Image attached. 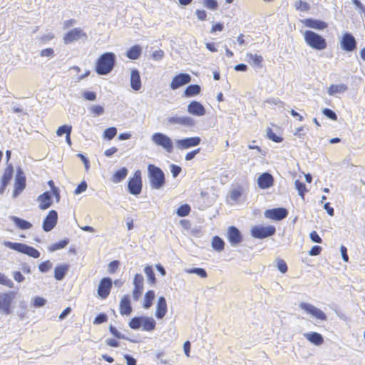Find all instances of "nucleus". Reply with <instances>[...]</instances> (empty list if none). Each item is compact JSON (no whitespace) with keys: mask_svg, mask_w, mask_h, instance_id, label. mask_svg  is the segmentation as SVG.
I'll return each instance as SVG.
<instances>
[{"mask_svg":"<svg viewBox=\"0 0 365 365\" xmlns=\"http://www.w3.org/2000/svg\"><path fill=\"white\" fill-rule=\"evenodd\" d=\"M116 61L115 53L106 52L100 56L96 64V71L99 75H107L113 69Z\"/></svg>","mask_w":365,"mask_h":365,"instance_id":"obj_1","label":"nucleus"},{"mask_svg":"<svg viewBox=\"0 0 365 365\" xmlns=\"http://www.w3.org/2000/svg\"><path fill=\"white\" fill-rule=\"evenodd\" d=\"M148 178L153 189L160 190L165 184V177L163 171L153 164L148 165Z\"/></svg>","mask_w":365,"mask_h":365,"instance_id":"obj_2","label":"nucleus"},{"mask_svg":"<svg viewBox=\"0 0 365 365\" xmlns=\"http://www.w3.org/2000/svg\"><path fill=\"white\" fill-rule=\"evenodd\" d=\"M165 125L169 128H175L177 126L190 128L195 125V120L188 115H172L165 119Z\"/></svg>","mask_w":365,"mask_h":365,"instance_id":"obj_3","label":"nucleus"},{"mask_svg":"<svg viewBox=\"0 0 365 365\" xmlns=\"http://www.w3.org/2000/svg\"><path fill=\"white\" fill-rule=\"evenodd\" d=\"M305 42L312 48L324 50L327 48L326 40L319 34L312 31H306L304 33Z\"/></svg>","mask_w":365,"mask_h":365,"instance_id":"obj_4","label":"nucleus"},{"mask_svg":"<svg viewBox=\"0 0 365 365\" xmlns=\"http://www.w3.org/2000/svg\"><path fill=\"white\" fill-rule=\"evenodd\" d=\"M3 244L6 247L17 251L20 253L27 255L34 258H38L40 257V252L38 250L26 244L12 242L9 241H5L3 242Z\"/></svg>","mask_w":365,"mask_h":365,"instance_id":"obj_5","label":"nucleus"},{"mask_svg":"<svg viewBox=\"0 0 365 365\" xmlns=\"http://www.w3.org/2000/svg\"><path fill=\"white\" fill-rule=\"evenodd\" d=\"M151 140L157 146L162 147L166 152L173 153V143L168 135L163 133H155L151 136Z\"/></svg>","mask_w":365,"mask_h":365,"instance_id":"obj_6","label":"nucleus"},{"mask_svg":"<svg viewBox=\"0 0 365 365\" xmlns=\"http://www.w3.org/2000/svg\"><path fill=\"white\" fill-rule=\"evenodd\" d=\"M276 229L272 225L255 226L251 230L252 235L258 239H263L272 236L275 234Z\"/></svg>","mask_w":365,"mask_h":365,"instance_id":"obj_7","label":"nucleus"},{"mask_svg":"<svg viewBox=\"0 0 365 365\" xmlns=\"http://www.w3.org/2000/svg\"><path fill=\"white\" fill-rule=\"evenodd\" d=\"M86 40L87 34L81 28H74L67 32L63 37L66 44H70L79 40Z\"/></svg>","mask_w":365,"mask_h":365,"instance_id":"obj_8","label":"nucleus"},{"mask_svg":"<svg viewBox=\"0 0 365 365\" xmlns=\"http://www.w3.org/2000/svg\"><path fill=\"white\" fill-rule=\"evenodd\" d=\"M299 306L305 312L309 314L310 315L313 316L317 319H319L321 321H326L327 319V315L324 312H322L321 309L316 307L312 304L307 302H301L299 304Z\"/></svg>","mask_w":365,"mask_h":365,"instance_id":"obj_9","label":"nucleus"},{"mask_svg":"<svg viewBox=\"0 0 365 365\" xmlns=\"http://www.w3.org/2000/svg\"><path fill=\"white\" fill-rule=\"evenodd\" d=\"M128 191L130 194L138 195L142 190L141 174L139 170L136 171L134 176L128 182Z\"/></svg>","mask_w":365,"mask_h":365,"instance_id":"obj_10","label":"nucleus"},{"mask_svg":"<svg viewBox=\"0 0 365 365\" xmlns=\"http://www.w3.org/2000/svg\"><path fill=\"white\" fill-rule=\"evenodd\" d=\"M14 292H8L0 296V309L6 315L11 314V305L15 298Z\"/></svg>","mask_w":365,"mask_h":365,"instance_id":"obj_11","label":"nucleus"},{"mask_svg":"<svg viewBox=\"0 0 365 365\" xmlns=\"http://www.w3.org/2000/svg\"><path fill=\"white\" fill-rule=\"evenodd\" d=\"M26 187V177L23 170L18 168L15 178L14 190L13 192V197L16 198Z\"/></svg>","mask_w":365,"mask_h":365,"instance_id":"obj_12","label":"nucleus"},{"mask_svg":"<svg viewBox=\"0 0 365 365\" xmlns=\"http://www.w3.org/2000/svg\"><path fill=\"white\" fill-rule=\"evenodd\" d=\"M200 137H190L175 140V145L179 150L188 149L198 145L200 143Z\"/></svg>","mask_w":365,"mask_h":365,"instance_id":"obj_13","label":"nucleus"},{"mask_svg":"<svg viewBox=\"0 0 365 365\" xmlns=\"http://www.w3.org/2000/svg\"><path fill=\"white\" fill-rule=\"evenodd\" d=\"M112 280L109 277L103 278L98 284V294L101 299H106L109 295L111 287Z\"/></svg>","mask_w":365,"mask_h":365,"instance_id":"obj_14","label":"nucleus"},{"mask_svg":"<svg viewBox=\"0 0 365 365\" xmlns=\"http://www.w3.org/2000/svg\"><path fill=\"white\" fill-rule=\"evenodd\" d=\"M191 81V76L188 73H181L173 77L171 83L170 88L172 90H176L181 86H183Z\"/></svg>","mask_w":365,"mask_h":365,"instance_id":"obj_15","label":"nucleus"},{"mask_svg":"<svg viewBox=\"0 0 365 365\" xmlns=\"http://www.w3.org/2000/svg\"><path fill=\"white\" fill-rule=\"evenodd\" d=\"M288 215V211L287 209L283 207H279V208H274V209H269L267 210L264 212V216L267 218L272 219L274 220L279 221Z\"/></svg>","mask_w":365,"mask_h":365,"instance_id":"obj_16","label":"nucleus"},{"mask_svg":"<svg viewBox=\"0 0 365 365\" xmlns=\"http://www.w3.org/2000/svg\"><path fill=\"white\" fill-rule=\"evenodd\" d=\"M227 240L232 247L237 246L242 240L240 231L235 226L229 227Z\"/></svg>","mask_w":365,"mask_h":365,"instance_id":"obj_17","label":"nucleus"},{"mask_svg":"<svg viewBox=\"0 0 365 365\" xmlns=\"http://www.w3.org/2000/svg\"><path fill=\"white\" fill-rule=\"evenodd\" d=\"M58 213L56 210H51L43 222V230L45 232L51 231L56 225Z\"/></svg>","mask_w":365,"mask_h":365,"instance_id":"obj_18","label":"nucleus"},{"mask_svg":"<svg viewBox=\"0 0 365 365\" xmlns=\"http://www.w3.org/2000/svg\"><path fill=\"white\" fill-rule=\"evenodd\" d=\"M341 48L346 51H352L356 47L355 38L350 33H346L341 41Z\"/></svg>","mask_w":365,"mask_h":365,"instance_id":"obj_19","label":"nucleus"},{"mask_svg":"<svg viewBox=\"0 0 365 365\" xmlns=\"http://www.w3.org/2000/svg\"><path fill=\"white\" fill-rule=\"evenodd\" d=\"M257 184L261 189H268L274 184L273 176L269 173H264L258 177Z\"/></svg>","mask_w":365,"mask_h":365,"instance_id":"obj_20","label":"nucleus"},{"mask_svg":"<svg viewBox=\"0 0 365 365\" xmlns=\"http://www.w3.org/2000/svg\"><path fill=\"white\" fill-rule=\"evenodd\" d=\"M187 112L193 115L202 116L205 114V108L200 102L193 101L188 104Z\"/></svg>","mask_w":365,"mask_h":365,"instance_id":"obj_21","label":"nucleus"},{"mask_svg":"<svg viewBox=\"0 0 365 365\" xmlns=\"http://www.w3.org/2000/svg\"><path fill=\"white\" fill-rule=\"evenodd\" d=\"M302 22L304 26L319 31L324 30L328 26L325 21L314 19H306L302 20Z\"/></svg>","mask_w":365,"mask_h":365,"instance_id":"obj_22","label":"nucleus"},{"mask_svg":"<svg viewBox=\"0 0 365 365\" xmlns=\"http://www.w3.org/2000/svg\"><path fill=\"white\" fill-rule=\"evenodd\" d=\"M39 202V208L41 210H46L50 207L53 203L52 194L48 192H44L38 197L37 200Z\"/></svg>","mask_w":365,"mask_h":365,"instance_id":"obj_23","label":"nucleus"},{"mask_svg":"<svg viewBox=\"0 0 365 365\" xmlns=\"http://www.w3.org/2000/svg\"><path fill=\"white\" fill-rule=\"evenodd\" d=\"M130 87L135 91H138L142 87L140 75L138 70L134 68L130 71Z\"/></svg>","mask_w":365,"mask_h":365,"instance_id":"obj_24","label":"nucleus"},{"mask_svg":"<svg viewBox=\"0 0 365 365\" xmlns=\"http://www.w3.org/2000/svg\"><path fill=\"white\" fill-rule=\"evenodd\" d=\"M167 312V304L164 297H159L158 299L155 316L158 319H163Z\"/></svg>","mask_w":365,"mask_h":365,"instance_id":"obj_25","label":"nucleus"},{"mask_svg":"<svg viewBox=\"0 0 365 365\" xmlns=\"http://www.w3.org/2000/svg\"><path fill=\"white\" fill-rule=\"evenodd\" d=\"M132 312V307L129 296L124 295L120 302V313L122 315H130Z\"/></svg>","mask_w":365,"mask_h":365,"instance_id":"obj_26","label":"nucleus"},{"mask_svg":"<svg viewBox=\"0 0 365 365\" xmlns=\"http://www.w3.org/2000/svg\"><path fill=\"white\" fill-rule=\"evenodd\" d=\"M304 336L312 344L316 346H320L324 342L322 335L317 332L304 333Z\"/></svg>","mask_w":365,"mask_h":365,"instance_id":"obj_27","label":"nucleus"},{"mask_svg":"<svg viewBox=\"0 0 365 365\" xmlns=\"http://www.w3.org/2000/svg\"><path fill=\"white\" fill-rule=\"evenodd\" d=\"M247 61L252 66L258 68L262 67L263 58L262 56L252 53H247Z\"/></svg>","mask_w":365,"mask_h":365,"instance_id":"obj_28","label":"nucleus"},{"mask_svg":"<svg viewBox=\"0 0 365 365\" xmlns=\"http://www.w3.org/2000/svg\"><path fill=\"white\" fill-rule=\"evenodd\" d=\"M142 48L139 45H135L126 52V56L131 60L138 59L141 55Z\"/></svg>","mask_w":365,"mask_h":365,"instance_id":"obj_29","label":"nucleus"},{"mask_svg":"<svg viewBox=\"0 0 365 365\" xmlns=\"http://www.w3.org/2000/svg\"><path fill=\"white\" fill-rule=\"evenodd\" d=\"M68 270V266L65 264L58 265L54 269V277L56 280H62Z\"/></svg>","mask_w":365,"mask_h":365,"instance_id":"obj_30","label":"nucleus"},{"mask_svg":"<svg viewBox=\"0 0 365 365\" xmlns=\"http://www.w3.org/2000/svg\"><path fill=\"white\" fill-rule=\"evenodd\" d=\"M10 219L21 230H28L32 227V225L29 222L16 216H11Z\"/></svg>","mask_w":365,"mask_h":365,"instance_id":"obj_31","label":"nucleus"},{"mask_svg":"<svg viewBox=\"0 0 365 365\" xmlns=\"http://www.w3.org/2000/svg\"><path fill=\"white\" fill-rule=\"evenodd\" d=\"M155 321L152 317H143L142 327L144 331H150L155 329Z\"/></svg>","mask_w":365,"mask_h":365,"instance_id":"obj_32","label":"nucleus"},{"mask_svg":"<svg viewBox=\"0 0 365 365\" xmlns=\"http://www.w3.org/2000/svg\"><path fill=\"white\" fill-rule=\"evenodd\" d=\"M347 89V86L344 84H339V85H331L328 88V93L330 96H335L338 93H342L345 92Z\"/></svg>","mask_w":365,"mask_h":365,"instance_id":"obj_33","label":"nucleus"},{"mask_svg":"<svg viewBox=\"0 0 365 365\" xmlns=\"http://www.w3.org/2000/svg\"><path fill=\"white\" fill-rule=\"evenodd\" d=\"M14 169L13 166L9 165L5 169V171L1 178V182L4 185H8L13 177Z\"/></svg>","mask_w":365,"mask_h":365,"instance_id":"obj_34","label":"nucleus"},{"mask_svg":"<svg viewBox=\"0 0 365 365\" xmlns=\"http://www.w3.org/2000/svg\"><path fill=\"white\" fill-rule=\"evenodd\" d=\"M201 88L199 85L192 84L189 85L185 90V96L186 97H192L200 93Z\"/></svg>","mask_w":365,"mask_h":365,"instance_id":"obj_35","label":"nucleus"},{"mask_svg":"<svg viewBox=\"0 0 365 365\" xmlns=\"http://www.w3.org/2000/svg\"><path fill=\"white\" fill-rule=\"evenodd\" d=\"M128 175V170L125 168L117 170L113 176L112 182L114 183H118L121 182Z\"/></svg>","mask_w":365,"mask_h":365,"instance_id":"obj_36","label":"nucleus"},{"mask_svg":"<svg viewBox=\"0 0 365 365\" xmlns=\"http://www.w3.org/2000/svg\"><path fill=\"white\" fill-rule=\"evenodd\" d=\"M155 299V292L153 290L148 291L144 297L143 307L145 309H149L152 304L153 301Z\"/></svg>","mask_w":365,"mask_h":365,"instance_id":"obj_37","label":"nucleus"},{"mask_svg":"<svg viewBox=\"0 0 365 365\" xmlns=\"http://www.w3.org/2000/svg\"><path fill=\"white\" fill-rule=\"evenodd\" d=\"M212 246L214 250H215L217 252H220L224 249L225 242L220 237L215 236L212 239Z\"/></svg>","mask_w":365,"mask_h":365,"instance_id":"obj_38","label":"nucleus"},{"mask_svg":"<svg viewBox=\"0 0 365 365\" xmlns=\"http://www.w3.org/2000/svg\"><path fill=\"white\" fill-rule=\"evenodd\" d=\"M185 272L188 274H195L201 278H206L207 277V274L205 269L201 267L187 269H185Z\"/></svg>","mask_w":365,"mask_h":365,"instance_id":"obj_39","label":"nucleus"},{"mask_svg":"<svg viewBox=\"0 0 365 365\" xmlns=\"http://www.w3.org/2000/svg\"><path fill=\"white\" fill-rule=\"evenodd\" d=\"M144 272L148 277L149 282L151 284H155L156 279H155V273H154L153 267L150 265H147L144 268Z\"/></svg>","mask_w":365,"mask_h":365,"instance_id":"obj_40","label":"nucleus"},{"mask_svg":"<svg viewBox=\"0 0 365 365\" xmlns=\"http://www.w3.org/2000/svg\"><path fill=\"white\" fill-rule=\"evenodd\" d=\"M294 7L297 10L305 12L309 11L311 6L309 3L302 0H298L295 1Z\"/></svg>","mask_w":365,"mask_h":365,"instance_id":"obj_41","label":"nucleus"},{"mask_svg":"<svg viewBox=\"0 0 365 365\" xmlns=\"http://www.w3.org/2000/svg\"><path fill=\"white\" fill-rule=\"evenodd\" d=\"M143 317H135L129 322V327L133 329H138L142 327Z\"/></svg>","mask_w":365,"mask_h":365,"instance_id":"obj_42","label":"nucleus"},{"mask_svg":"<svg viewBox=\"0 0 365 365\" xmlns=\"http://www.w3.org/2000/svg\"><path fill=\"white\" fill-rule=\"evenodd\" d=\"M190 210L188 204H184L178 208L176 213L180 217H185L189 215Z\"/></svg>","mask_w":365,"mask_h":365,"instance_id":"obj_43","label":"nucleus"},{"mask_svg":"<svg viewBox=\"0 0 365 365\" xmlns=\"http://www.w3.org/2000/svg\"><path fill=\"white\" fill-rule=\"evenodd\" d=\"M144 279L142 274H136L133 279V285L135 289H143Z\"/></svg>","mask_w":365,"mask_h":365,"instance_id":"obj_44","label":"nucleus"},{"mask_svg":"<svg viewBox=\"0 0 365 365\" xmlns=\"http://www.w3.org/2000/svg\"><path fill=\"white\" fill-rule=\"evenodd\" d=\"M117 134V128L110 127L106 129L103 132V138L108 140H112Z\"/></svg>","mask_w":365,"mask_h":365,"instance_id":"obj_45","label":"nucleus"},{"mask_svg":"<svg viewBox=\"0 0 365 365\" xmlns=\"http://www.w3.org/2000/svg\"><path fill=\"white\" fill-rule=\"evenodd\" d=\"M294 184L299 195L302 197V199H304V193L307 191L305 184L298 180H295Z\"/></svg>","mask_w":365,"mask_h":365,"instance_id":"obj_46","label":"nucleus"},{"mask_svg":"<svg viewBox=\"0 0 365 365\" xmlns=\"http://www.w3.org/2000/svg\"><path fill=\"white\" fill-rule=\"evenodd\" d=\"M0 284L6 286L9 288H13L14 286L13 281L1 272H0Z\"/></svg>","mask_w":365,"mask_h":365,"instance_id":"obj_47","label":"nucleus"},{"mask_svg":"<svg viewBox=\"0 0 365 365\" xmlns=\"http://www.w3.org/2000/svg\"><path fill=\"white\" fill-rule=\"evenodd\" d=\"M68 244V240H61L58 242L54 243L52 245H51V247H49V250L51 252L56 251L58 250L64 248Z\"/></svg>","mask_w":365,"mask_h":365,"instance_id":"obj_48","label":"nucleus"},{"mask_svg":"<svg viewBox=\"0 0 365 365\" xmlns=\"http://www.w3.org/2000/svg\"><path fill=\"white\" fill-rule=\"evenodd\" d=\"M72 131V126L68 125H63L60 126L57 130H56V135L58 136H61L63 134H66L67 135V133H71Z\"/></svg>","mask_w":365,"mask_h":365,"instance_id":"obj_49","label":"nucleus"},{"mask_svg":"<svg viewBox=\"0 0 365 365\" xmlns=\"http://www.w3.org/2000/svg\"><path fill=\"white\" fill-rule=\"evenodd\" d=\"M267 136L269 139L276 143H280L282 141V138L277 135L269 128L267 129Z\"/></svg>","mask_w":365,"mask_h":365,"instance_id":"obj_50","label":"nucleus"},{"mask_svg":"<svg viewBox=\"0 0 365 365\" xmlns=\"http://www.w3.org/2000/svg\"><path fill=\"white\" fill-rule=\"evenodd\" d=\"M268 103L271 105H275L279 107H283L284 106V103L282 102L279 98H269L265 100L263 102V104Z\"/></svg>","mask_w":365,"mask_h":365,"instance_id":"obj_51","label":"nucleus"},{"mask_svg":"<svg viewBox=\"0 0 365 365\" xmlns=\"http://www.w3.org/2000/svg\"><path fill=\"white\" fill-rule=\"evenodd\" d=\"M203 5L210 10H216L218 7V3L216 0H204Z\"/></svg>","mask_w":365,"mask_h":365,"instance_id":"obj_52","label":"nucleus"},{"mask_svg":"<svg viewBox=\"0 0 365 365\" xmlns=\"http://www.w3.org/2000/svg\"><path fill=\"white\" fill-rule=\"evenodd\" d=\"M322 113L328 118L336 120H337V115L334 111L329 108H324L322 110Z\"/></svg>","mask_w":365,"mask_h":365,"instance_id":"obj_53","label":"nucleus"},{"mask_svg":"<svg viewBox=\"0 0 365 365\" xmlns=\"http://www.w3.org/2000/svg\"><path fill=\"white\" fill-rule=\"evenodd\" d=\"M52 267V262L50 260H46L41 263L38 269L41 272H46Z\"/></svg>","mask_w":365,"mask_h":365,"instance_id":"obj_54","label":"nucleus"},{"mask_svg":"<svg viewBox=\"0 0 365 365\" xmlns=\"http://www.w3.org/2000/svg\"><path fill=\"white\" fill-rule=\"evenodd\" d=\"M277 269L283 274L287 272V264L285 261L282 259H277Z\"/></svg>","mask_w":365,"mask_h":365,"instance_id":"obj_55","label":"nucleus"},{"mask_svg":"<svg viewBox=\"0 0 365 365\" xmlns=\"http://www.w3.org/2000/svg\"><path fill=\"white\" fill-rule=\"evenodd\" d=\"M108 319L107 315L106 314H99L97 315L93 321V324H100L105 322H106Z\"/></svg>","mask_w":365,"mask_h":365,"instance_id":"obj_56","label":"nucleus"},{"mask_svg":"<svg viewBox=\"0 0 365 365\" xmlns=\"http://www.w3.org/2000/svg\"><path fill=\"white\" fill-rule=\"evenodd\" d=\"M46 300L40 297H36L34 299V306L35 307H41L46 304Z\"/></svg>","mask_w":365,"mask_h":365,"instance_id":"obj_57","label":"nucleus"},{"mask_svg":"<svg viewBox=\"0 0 365 365\" xmlns=\"http://www.w3.org/2000/svg\"><path fill=\"white\" fill-rule=\"evenodd\" d=\"M309 237H310V240L313 242H316V243H322V238L319 237V235H318V233L316 231L311 232L309 234Z\"/></svg>","mask_w":365,"mask_h":365,"instance_id":"obj_58","label":"nucleus"},{"mask_svg":"<svg viewBox=\"0 0 365 365\" xmlns=\"http://www.w3.org/2000/svg\"><path fill=\"white\" fill-rule=\"evenodd\" d=\"M181 170V168L178 165L174 164H172L170 165V172L174 178H176L180 173Z\"/></svg>","mask_w":365,"mask_h":365,"instance_id":"obj_59","label":"nucleus"},{"mask_svg":"<svg viewBox=\"0 0 365 365\" xmlns=\"http://www.w3.org/2000/svg\"><path fill=\"white\" fill-rule=\"evenodd\" d=\"M54 55H55L54 51H53V48H51L43 49L41 51V56H46V57H48V58H52V57L54 56Z\"/></svg>","mask_w":365,"mask_h":365,"instance_id":"obj_60","label":"nucleus"},{"mask_svg":"<svg viewBox=\"0 0 365 365\" xmlns=\"http://www.w3.org/2000/svg\"><path fill=\"white\" fill-rule=\"evenodd\" d=\"M152 57L155 61H161L164 57V52L160 49L156 50L153 53Z\"/></svg>","mask_w":365,"mask_h":365,"instance_id":"obj_61","label":"nucleus"},{"mask_svg":"<svg viewBox=\"0 0 365 365\" xmlns=\"http://www.w3.org/2000/svg\"><path fill=\"white\" fill-rule=\"evenodd\" d=\"M87 189V183L85 181L81 182L74 191L76 195L81 194Z\"/></svg>","mask_w":365,"mask_h":365,"instance_id":"obj_62","label":"nucleus"},{"mask_svg":"<svg viewBox=\"0 0 365 365\" xmlns=\"http://www.w3.org/2000/svg\"><path fill=\"white\" fill-rule=\"evenodd\" d=\"M91 110L96 115H101L104 113V108L101 106H93Z\"/></svg>","mask_w":365,"mask_h":365,"instance_id":"obj_63","label":"nucleus"},{"mask_svg":"<svg viewBox=\"0 0 365 365\" xmlns=\"http://www.w3.org/2000/svg\"><path fill=\"white\" fill-rule=\"evenodd\" d=\"M241 191L238 189H234L230 192V197L234 201H237L241 196Z\"/></svg>","mask_w":365,"mask_h":365,"instance_id":"obj_64","label":"nucleus"}]
</instances>
